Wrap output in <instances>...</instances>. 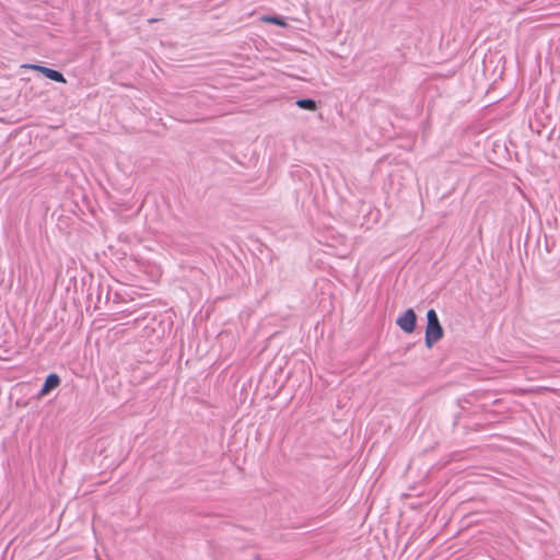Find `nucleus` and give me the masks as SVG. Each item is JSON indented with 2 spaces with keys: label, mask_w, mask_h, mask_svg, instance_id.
<instances>
[{
  "label": "nucleus",
  "mask_w": 560,
  "mask_h": 560,
  "mask_svg": "<svg viewBox=\"0 0 560 560\" xmlns=\"http://www.w3.org/2000/svg\"><path fill=\"white\" fill-rule=\"evenodd\" d=\"M417 316L412 308L405 311L397 319L396 324L401 330L411 334L416 327Z\"/></svg>",
  "instance_id": "2"
},
{
  "label": "nucleus",
  "mask_w": 560,
  "mask_h": 560,
  "mask_svg": "<svg viewBox=\"0 0 560 560\" xmlns=\"http://www.w3.org/2000/svg\"><path fill=\"white\" fill-rule=\"evenodd\" d=\"M295 104L302 109L316 110L317 108L315 101L312 98H299Z\"/></svg>",
  "instance_id": "5"
},
{
  "label": "nucleus",
  "mask_w": 560,
  "mask_h": 560,
  "mask_svg": "<svg viewBox=\"0 0 560 560\" xmlns=\"http://www.w3.org/2000/svg\"><path fill=\"white\" fill-rule=\"evenodd\" d=\"M60 384V377L57 374H49L43 387L39 390V396L47 395L51 389L56 388Z\"/></svg>",
  "instance_id": "4"
},
{
  "label": "nucleus",
  "mask_w": 560,
  "mask_h": 560,
  "mask_svg": "<svg viewBox=\"0 0 560 560\" xmlns=\"http://www.w3.org/2000/svg\"><path fill=\"white\" fill-rule=\"evenodd\" d=\"M443 337V328L436 312L431 308L427 312L425 346L431 348Z\"/></svg>",
  "instance_id": "1"
},
{
  "label": "nucleus",
  "mask_w": 560,
  "mask_h": 560,
  "mask_svg": "<svg viewBox=\"0 0 560 560\" xmlns=\"http://www.w3.org/2000/svg\"><path fill=\"white\" fill-rule=\"evenodd\" d=\"M265 21L272 23V24L280 25V26L285 25V22L279 16H268V18H265Z\"/></svg>",
  "instance_id": "6"
},
{
  "label": "nucleus",
  "mask_w": 560,
  "mask_h": 560,
  "mask_svg": "<svg viewBox=\"0 0 560 560\" xmlns=\"http://www.w3.org/2000/svg\"><path fill=\"white\" fill-rule=\"evenodd\" d=\"M25 67L34 69V70L43 73L46 78H48L52 81L66 83V79H65L63 74L57 70H54V69H50V68H47L44 66H38V65H27Z\"/></svg>",
  "instance_id": "3"
}]
</instances>
